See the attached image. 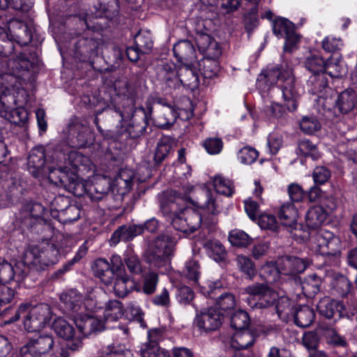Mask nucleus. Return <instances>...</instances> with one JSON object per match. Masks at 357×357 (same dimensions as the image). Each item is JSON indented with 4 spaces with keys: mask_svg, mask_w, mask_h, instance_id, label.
<instances>
[{
    "mask_svg": "<svg viewBox=\"0 0 357 357\" xmlns=\"http://www.w3.org/2000/svg\"><path fill=\"white\" fill-rule=\"evenodd\" d=\"M14 41L0 28V54L4 57L0 63V101L3 104V96L13 94L22 85V76L38 66L39 61L35 52L30 53L29 56L24 52L15 59H8L15 49Z\"/></svg>",
    "mask_w": 357,
    "mask_h": 357,
    "instance_id": "f257e3e1",
    "label": "nucleus"
},
{
    "mask_svg": "<svg viewBox=\"0 0 357 357\" xmlns=\"http://www.w3.org/2000/svg\"><path fill=\"white\" fill-rule=\"evenodd\" d=\"M278 80L282 82L280 89L286 106L289 112H294L297 109L298 91L295 86V78L293 75V69L288 65L273 66L268 67L260 73L257 77V86L263 91H267L277 83Z\"/></svg>",
    "mask_w": 357,
    "mask_h": 357,
    "instance_id": "f03ea898",
    "label": "nucleus"
},
{
    "mask_svg": "<svg viewBox=\"0 0 357 357\" xmlns=\"http://www.w3.org/2000/svg\"><path fill=\"white\" fill-rule=\"evenodd\" d=\"M129 105L121 107L112 105L109 107L107 111L111 114L115 113L119 117V121L130 120V122L126 127V133L132 139L140 137L148 131V115L151 118L153 107L151 104L147 105L148 113L143 107L135 108L131 100H128Z\"/></svg>",
    "mask_w": 357,
    "mask_h": 357,
    "instance_id": "7ed1b4c3",
    "label": "nucleus"
},
{
    "mask_svg": "<svg viewBox=\"0 0 357 357\" xmlns=\"http://www.w3.org/2000/svg\"><path fill=\"white\" fill-rule=\"evenodd\" d=\"M176 240L167 233H162L151 243L148 256L149 262L157 268H166L169 266L174 255Z\"/></svg>",
    "mask_w": 357,
    "mask_h": 357,
    "instance_id": "20e7f679",
    "label": "nucleus"
},
{
    "mask_svg": "<svg viewBox=\"0 0 357 357\" xmlns=\"http://www.w3.org/2000/svg\"><path fill=\"white\" fill-rule=\"evenodd\" d=\"M31 255L29 251L27 253H24L22 260L16 263L15 266L8 261L0 264V282L3 284L15 280V286H17L18 283L22 282L31 274Z\"/></svg>",
    "mask_w": 357,
    "mask_h": 357,
    "instance_id": "39448f33",
    "label": "nucleus"
},
{
    "mask_svg": "<svg viewBox=\"0 0 357 357\" xmlns=\"http://www.w3.org/2000/svg\"><path fill=\"white\" fill-rule=\"evenodd\" d=\"M31 252L30 273L40 271L45 266L53 265L58 262L60 256L59 249L54 244H47L42 250L37 246H29L24 253Z\"/></svg>",
    "mask_w": 357,
    "mask_h": 357,
    "instance_id": "423d86ee",
    "label": "nucleus"
},
{
    "mask_svg": "<svg viewBox=\"0 0 357 357\" xmlns=\"http://www.w3.org/2000/svg\"><path fill=\"white\" fill-rule=\"evenodd\" d=\"M52 317L51 307L45 303H40L33 307L29 305L25 320H23L24 328L29 333L43 328Z\"/></svg>",
    "mask_w": 357,
    "mask_h": 357,
    "instance_id": "0eeeda50",
    "label": "nucleus"
},
{
    "mask_svg": "<svg viewBox=\"0 0 357 357\" xmlns=\"http://www.w3.org/2000/svg\"><path fill=\"white\" fill-rule=\"evenodd\" d=\"M314 243L321 255L333 257L337 259L340 254L341 241L332 232L327 230L319 231L314 236Z\"/></svg>",
    "mask_w": 357,
    "mask_h": 357,
    "instance_id": "6e6552de",
    "label": "nucleus"
},
{
    "mask_svg": "<svg viewBox=\"0 0 357 357\" xmlns=\"http://www.w3.org/2000/svg\"><path fill=\"white\" fill-rule=\"evenodd\" d=\"M224 319L223 314L216 307L202 309L196 314L195 322L197 326L205 332L218 329Z\"/></svg>",
    "mask_w": 357,
    "mask_h": 357,
    "instance_id": "1a4fd4ad",
    "label": "nucleus"
},
{
    "mask_svg": "<svg viewBox=\"0 0 357 357\" xmlns=\"http://www.w3.org/2000/svg\"><path fill=\"white\" fill-rule=\"evenodd\" d=\"M156 77L158 84L166 93L178 88V69L172 63H164L157 68Z\"/></svg>",
    "mask_w": 357,
    "mask_h": 357,
    "instance_id": "9d476101",
    "label": "nucleus"
},
{
    "mask_svg": "<svg viewBox=\"0 0 357 357\" xmlns=\"http://www.w3.org/2000/svg\"><path fill=\"white\" fill-rule=\"evenodd\" d=\"M182 100L189 107L182 108L174 105L157 108L156 114L153 117L155 125L162 128H167L173 125L179 115L178 110L190 111L192 113L190 100L184 96L182 98Z\"/></svg>",
    "mask_w": 357,
    "mask_h": 357,
    "instance_id": "9b49d317",
    "label": "nucleus"
},
{
    "mask_svg": "<svg viewBox=\"0 0 357 357\" xmlns=\"http://www.w3.org/2000/svg\"><path fill=\"white\" fill-rule=\"evenodd\" d=\"M68 132L72 146L74 147H85L92 144L94 139L90 129L77 119H72L69 123Z\"/></svg>",
    "mask_w": 357,
    "mask_h": 357,
    "instance_id": "f8f14e48",
    "label": "nucleus"
},
{
    "mask_svg": "<svg viewBox=\"0 0 357 357\" xmlns=\"http://www.w3.org/2000/svg\"><path fill=\"white\" fill-rule=\"evenodd\" d=\"M184 218L189 220V222H184L179 214L172 218V227L177 231L184 234H190L197 230L202 222L200 214L191 208H183Z\"/></svg>",
    "mask_w": 357,
    "mask_h": 357,
    "instance_id": "ddd939ff",
    "label": "nucleus"
},
{
    "mask_svg": "<svg viewBox=\"0 0 357 357\" xmlns=\"http://www.w3.org/2000/svg\"><path fill=\"white\" fill-rule=\"evenodd\" d=\"M311 264L307 258H300L296 256H282L277 261V270L282 274L296 275L303 273Z\"/></svg>",
    "mask_w": 357,
    "mask_h": 357,
    "instance_id": "4468645a",
    "label": "nucleus"
},
{
    "mask_svg": "<svg viewBox=\"0 0 357 357\" xmlns=\"http://www.w3.org/2000/svg\"><path fill=\"white\" fill-rule=\"evenodd\" d=\"M317 308L319 313L328 319L337 321L345 316V306L342 301L333 299L329 296L320 298Z\"/></svg>",
    "mask_w": 357,
    "mask_h": 357,
    "instance_id": "2eb2a0df",
    "label": "nucleus"
},
{
    "mask_svg": "<svg viewBox=\"0 0 357 357\" xmlns=\"http://www.w3.org/2000/svg\"><path fill=\"white\" fill-rule=\"evenodd\" d=\"M7 24L10 37L19 45H27L31 41V31L25 22L12 18L8 21Z\"/></svg>",
    "mask_w": 357,
    "mask_h": 357,
    "instance_id": "dca6fc26",
    "label": "nucleus"
},
{
    "mask_svg": "<svg viewBox=\"0 0 357 357\" xmlns=\"http://www.w3.org/2000/svg\"><path fill=\"white\" fill-rule=\"evenodd\" d=\"M183 199L176 195V192L173 190H168L163 192L159 197L160 211L164 215L168 216L172 219L179 213V211L183 208Z\"/></svg>",
    "mask_w": 357,
    "mask_h": 357,
    "instance_id": "f3484780",
    "label": "nucleus"
},
{
    "mask_svg": "<svg viewBox=\"0 0 357 357\" xmlns=\"http://www.w3.org/2000/svg\"><path fill=\"white\" fill-rule=\"evenodd\" d=\"M101 40L93 38H81L75 45V55L79 59L85 61L98 55Z\"/></svg>",
    "mask_w": 357,
    "mask_h": 357,
    "instance_id": "a211bd4d",
    "label": "nucleus"
},
{
    "mask_svg": "<svg viewBox=\"0 0 357 357\" xmlns=\"http://www.w3.org/2000/svg\"><path fill=\"white\" fill-rule=\"evenodd\" d=\"M298 216V210L291 202L283 204L278 211V218L281 223L287 227L291 233L301 229V225L297 222Z\"/></svg>",
    "mask_w": 357,
    "mask_h": 357,
    "instance_id": "6ab92c4d",
    "label": "nucleus"
},
{
    "mask_svg": "<svg viewBox=\"0 0 357 357\" xmlns=\"http://www.w3.org/2000/svg\"><path fill=\"white\" fill-rule=\"evenodd\" d=\"M45 153L43 146L31 150L28 157V170L34 177H39L45 173Z\"/></svg>",
    "mask_w": 357,
    "mask_h": 357,
    "instance_id": "aec40b11",
    "label": "nucleus"
},
{
    "mask_svg": "<svg viewBox=\"0 0 357 357\" xmlns=\"http://www.w3.org/2000/svg\"><path fill=\"white\" fill-rule=\"evenodd\" d=\"M91 270L95 277L107 286L111 285L115 276L110 263L104 258L96 259L91 264Z\"/></svg>",
    "mask_w": 357,
    "mask_h": 357,
    "instance_id": "412c9836",
    "label": "nucleus"
},
{
    "mask_svg": "<svg viewBox=\"0 0 357 357\" xmlns=\"http://www.w3.org/2000/svg\"><path fill=\"white\" fill-rule=\"evenodd\" d=\"M76 326L84 337L104 330L103 321L92 315L80 317L75 321Z\"/></svg>",
    "mask_w": 357,
    "mask_h": 357,
    "instance_id": "4be33fe9",
    "label": "nucleus"
},
{
    "mask_svg": "<svg viewBox=\"0 0 357 357\" xmlns=\"http://www.w3.org/2000/svg\"><path fill=\"white\" fill-rule=\"evenodd\" d=\"M144 232L142 225H124L116 229L111 237V242L117 244L121 241L128 242Z\"/></svg>",
    "mask_w": 357,
    "mask_h": 357,
    "instance_id": "5701e85b",
    "label": "nucleus"
},
{
    "mask_svg": "<svg viewBox=\"0 0 357 357\" xmlns=\"http://www.w3.org/2000/svg\"><path fill=\"white\" fill-rule=\"evenodd\" d=\"M174 56L178 61L187 64L197 59V54L193 44L188 40L177 42L173 47Z\"/></svg>",
    "mask_w": 357,
    "mask_h": 357,
    "instance_id": "b1692460",
    "label": "nucleus"
},
{
    "mask_svg": "<svg viewBox=\"0 0 357 357\" xmlns=\"http://www.w3.org/2000/svg\"><path fill=\"white\" fill-rule=\"evenodd\" d=\"M77 174L71 171L68 167H59L50 169L49 171V181L59 187H63L66 190L76 179Z\"/></svg>",
    "mask_w": 357,
    "mask_h": 357,
    "instance_id": "393cba45",
    "label": "nucleus"
},
{
    "mask_svg": "<svg viewBox=\"0 0 357 357\" xmlns=\"http://www.w3.org/2000/svg\"><path fill=\"white\" fill-rule=\"evenodd\" d=\"M357 103V94L351 89H347L339 93L335 100V108L342 114L351 112Z\"/></svg>",
    "mask_w": 357,
    "mask_h": 357,
    "instance_id": "a878e982",
    "label": "nucleus"
},
{
    "mask_svg": "<svg viewBox=\"0 0 357 357\" xmlns=\"http://www.w3.org/2000/svg\"><path fill=\"white\" fill-rule=\"evenodd\" d=\"M178 87L183 85L191 91L197 89L199 86V77L195 68H192L189 63L184 64L178 68Z\"/></svg>",
    "mask_w": 357,
    "mask_h": 357,
    "instance_id": "bb28decb",
    "label": "nucleus"
},
{
    "mask_svg": "<svg viewBox=\"0 0 357 357\" xmlns=\"http://www.w3.org/2000/svg\"><path fill=\"white\" fill-rule=\"evenodd\" d=\"M45 208L39 203L26 204L23 210V222L27 226L32 227V223L43 221Z\"/></svg>",
    "mask_w": 357,
    "mask_h": 357,
    "instance_id": "cd10ccee",
    "label": "nucleus"
},
{
    "mask_svg": "<svg viewBox=\"0 0 357 357\" xmlns=\"http://www.w3.org/2000/svg\"><path fill=\"white\" fill-rule=\"evenodd\" d=\"M160 333V331L157 329L149 331V342L142 344L139 350L142 357H157L160 356L158 342Z\"/></svg>",
    "mask_w": 357,
    "mask_h": 357,
    "instance_id": "c85d7f7f",
    "label": "nucleus"
},
{
    "mask_svg": "<svg viewBox=\"0 0 357 357\" xmlns=\"http://www.w3.org/2000/svg\"><path fill=\"white\" fill-rule=\"evenodd\" d=\"M255 342V337L250 330L238 331L232 337L231 346L236 351H240L241 349H245L253 345Z\"/></svg>",
    "mask_w": 357,
    "mask_h": 357,
    "instance_id": "c756f323",
    "label": "nucleus"
},
{
    "mask_svg": "<svg viewBox=\"0 0 357 357\" xmlns=\"http://www.w3.org/2000/svg\"><path fill=\"white\" fill-rule=\"evenodd\" d=\"M327 213L321 206H315L310 208L305 215L307 226L312 229L321 227L326 220Z\"/></svg>",
    "mask_w": 357,
    "mask_h": 357,
    "instance_id": "7c9ffc66",
    "label": "nucleus"
},
{
    "mask_svg": "<svg viewBox=\"0 0 357 357\" xmlns=\"http://www.w3.org/2000/svg\"><path fill=\"white\" fill-rule=\"evenodd\" d=\"M238 270L244 275L245 279L252 280L257 273V270L252 259L243 255H238L235 259Z\"/></svg>",
    "mask_w": 357,
    "mask_h": 357,
    "instance_id": "2f4dec72",
    "label": "nucleus"
},
{
    "mask_svg": "<svg viewBox=\"0 0 357 357\" xmlns=\"http://www.w3.org/2000/svg\"><path fill=\"white\" fill-rule=\"evenodd\" d=\"M292 318H294V322L298 326L306 328L313 323L315 314L313 309L308 305H303L295 309Z\"/></svg>",
    "mask_w": 357,
    "mask_h": 357,
    "instance_id": "473e14b6",
    "label": "nucleus"
},
{
    "mask_svg": "<svg viewBox=\"0 0 357 357\" xmlns=\"http://www.w3.org/2000/svg\"><path fill=\"white\" fill-rule=\"evenodd\" d=\"M28 342L44 356L53 349L55 342L54 336L47 333L35 336L29 339Z\"/></svg>",
    "mask_w": 357,
    "mask_h": 357,
    "instance_id": "72a5a7b5",
    "label": "nucleus"
},
{
    "mask_svg": "<svg viewBox=\"0 0 357 357\" xmlns=\"http://www.w3.org/2000/svg\"><path fill=\"white\" fill-rule=\"evenodd\" d=\"M51 208L58 212H65L66 214L77 212V209L74 206H70L69 198L60 195L55 197L51 202ZM77 213L74 217H68V220H77L79 218V213Z\"/></svg>",
    "mask_w": 357,
    "mask_h": 357,
    "instance_id": "f704fd0d",
    "label": "nucleus"
},
{
    "mask_svg": "<svg viewBox=\"0 0 357 357\" xmlns=\"http://www.w3.org/2000/svg\"><path fill=\"white\" fill-rule=\"evenodd\" d=\"M114 87L116 96L119 98L122 97L123 100L126 102L122 105L121 109H123V107L129 105L128 100H132V103L134 105L133 89L129 84L128 79L126 77L116 79L114 83Z\"/></svg>",
    "mask_w": 357,
    "mask_h": 357,
    "instance_id": "c9c22d12",
    "label": "nucleus"
},
{
    "mask_svg": "<svg viewBox=\"0 0 357 357\" xmlns=\"http://www.w3.org/2000/svg\"><path fill=\"white\" fill-rule=\"evenodd\" d=\"M304 66L312 75L325 73L326 60L318 53H311L305 58Z\"/></svg>",
    "mask_w": 357,
    "mask_h": 357,
    "instance_id": "e433bc0d",
    "label": "nucleus"
},
{
    "mask_svg": "<svg viewBox=\"0 0 357 357\" xmlns=\"http://www.w3.org/2000/svg\"><path fill=\"white\" fill-rule=\"evenodd\" d=\"M82 296L76 290L71 289L60 296V300L63 303L66 310L68 312H77L80 308Z\"/></svg>",
    "mask_w": 357,
    "mask_h": 357,
    "instance_id": "4c0bfd02",
    "label": "nucleus"
},
{
    "mask_svg": "<svg viewBox=\"0 0 357 357\" xmlns=\"http://www.w3.org/2000/svg\"><path fill=\"white\" fill-rule=\"evenodd\" d=\"M113 289L116 296L119 298L126 297L132 287V282L130 280L129 276L124 274H116L113 280Z\"/></svg>",
    "mask_w": 357,
    "mask_h": 357,
    "instance_id": "58836bf2",
    "label": "nucleus"
},
{
    "mask_svg": "<svg viewBox=\"0 0 357 357\" xmlns=\"http://www.w3.org/2000/svg\"><path fill=\"white\" fill-rule=\"evenodd\" d=\"M52 328L59 337L66 340H70L75 335L73 326L62 317L55 319Z\"/></svg>",
    "mask_w": 357,
    "mask_h": 357,
    "instance_id": "ea45409f",
    "label": "nucleus"
},
{
    "mask_svg": "<svg viewBox=\"0 0 357 357\" xmlns=\"http://www.w3.org/2000/svg\"><path fill=\"white\" fill-rule=\"evenodd\" d=\"M277 298V294L271 289L257 299L248 298V303L252 309H266L275 304Z\"/></svg>",
    "mask_w": 357,
    "mask_h": 357,
    "instance_id": "a19ab883",
    "label": "nucleus"
},
{
    "mask_svg": "<svg viewBox=\"0 0 357 357\" xmlns=\"http://www.w3.org/2000/svg\"><path fill=\"white\" fill-rule=\"evenodd\" d=\"M131 351L125 345L112 343L100 351V357H132Z\"/></svg>",
    "mask_w": 357,
    "mask_h": 357,
    "instance_id": "79ce46f5",
    "label": "nucleus"
},
{
    "mask_svg": "<svg viewBox=\"0 0 357 357\" xmlns=\"http://www.w3.org/2000/svg\"><path fill=\"white\" fill-rule=\"evenodd\" d=\"M275 306L277 314L280 319L287 322L292 318L295 309L291 301L287 297H281L278 298Z\"/></svg>",
    "mask_w": 357,
    "mask_h": 357,
    "instance_id": "37998d69",
    "label": "nucleus"
},
{
    "mask_svg": "<svg viewBox=\"0 0 357 357\" xmlns=\"http://www.w3.org/2000/svg\"><path fill=\"white\" fill-rule=\"evenodd\" d=\"M307 86L312 94H319L328 86V78L325 73L312 74L307 82Z\"/></svg>",
    "mask_w": 357,
    "mask_h": 357,
    "instance_id": "c03bdc74",
    "label": "nucleus"
},
{
    "mask_svg": "<svg viewBox=\"0 0 357 357\" xmlns=\"http://www.w3.org/2000/svg\"><path fill=\"white\" fill-rule=\"evenodd\" d=\"M90 190V197L93 201H100L108 194L111 188L110 181L106 178L97 179Z\"/></svg>",
    "mask_w": 357,
    "mask_h": 357,
    "instance_id": "a18cd8bd",
    "label": "nucleus"
},
{
    "mask_svg": "<svg viewBox=\"0 0 357 357\" xmlns=\"http://www.w3.org/2000/svg\"><path fill=\"white\" fill-rule=\"evenodd\" d=\"M172 149L171 139L169 137H162L157 144L153 156L154 165L159 166L169 154Z\"/></svg>",
    "mask_w": 357,
    "mask_h": 357,
    "instance_id": "49530a36",
    "label": "nucleus"
},
{
    "mask_svg": "<svg viewBox=\"0 0 357 357\" xmlns=\"http://www.w3.org/2000/svg\"><path fill=\"white\" fill-rule=\"evenodd\" d=\"M209 256L215 261H224L227 255L225 246L218 241H211L206 243Z\"/></svg>",
    "mask_w": 357,
    "mask_h": 357,
    "instance_id": "de8ad7c7",
    "label": "nucleus"
},
{
    "mask_svg": "<svg viewBox=\"0 0 357 357\" xmlns=\"http://www.w3.org/2000/svg\"><path fill=\"white\" fill-rule=\"evenodd\" d=\"M134 43L142 54H149L153 47L151 33L146 31H139L135 36Z\"/></svg>",
    "mask_w": 357,
    "mask_h": 357,
    "instance_id": "09e8293b",
    "label": "nucleus"
},
{
    "mask_svg": "<svg viewBox=\"0 0 357 357\" xmlns=\"http://www.w3.org/2000/svg\"><path fill=\"white\" fill-rule=\"evenodd\" d=\"M298 154L305 157H310L313 160H317L321 157L316 145L307 139H300L298 142Z\"/></svg>",
    "mask_w": 357,
    "mask_h": 357,
    "instance_id": "8fccbe9b",
    "label": "nucleus"
},
{
    "mask_svg": "<svg viewBox=\"0 0 357 357\" xmlns=\"http://www.w3.org/2000/svg\"><path fill=\"white\" fill-rule=\"evenodd\" d=\"M123 314V305L120 301L117 300H113L107 303L104 311V317L106 321H116L121 318Z\"/></svg>",
    "mask_w": 357,
    "mask_h": 357,
    "instance_id": "3c124183",
    "label": "nucleus"
},
{
    "mask_svg": "<svg viewBox=\"0 0 357 357\" xmlns=\"http://www.w3.org/2000/svg\"><path fill=\"white\" fill-rule=\"evenodd\" d=\"M124 263L129 271L133 275H139L142 273V262L139 257L133 250H128L124 255Z\"/></svg>",
    "mask_w": 357,
    "mask_h": 357,
    "instance_id": "603ef678",
    "label": "nucleus"
},
{
    "mask_svg": "<svg viewBox=\"0 0 357 357\" xmlns=\"http://www.w3.org/2000/svg\"><path fill=\"white\" fill-rule=\"evenodd\" d=\"M321 280L316 274H312L304 281L302 284V289L304 294L308 297H312L318 294L320 291Z\"/></svg>",
    "mask_w": 357,
    "mask_h": 357,
    "instance_id": "864d4df0",
    "label": "nucleus"
},
{
    "mask_svg": "<svg viewBox=\"0 0 357 357\" xmlns=\"http://www.w3.org/2000/svg\"><path fill=\"white\" fill-rule=\"evenodd\" d=\"M250 319L247 312L239 310L235 312L231 317V326L236 331L247 330Z\"/></svg>",
    "mask_w": 357,
    "mask_h": 357,
    "instance_id": "5fc2aeb1",
    "label": "nucleus"
},
{
    "mask_svg": "<svg viewBox=\"0 0 357 357\" xmlns=\"http://www.w3.org/2000/svg\"><path fill=\"white\" fill-rule=\"evenodd\" d=\"M213 185L217 192L227 197H231L234 192L233 182L222 176H215Z\"/></svg>",
    "mask_w": 357,
    "mask_h": 357,
    "instance_id": "6e6d98bb",
    "label": "nucleus"
},
{
    "mask_svg": "<svg viewBox=\"0 0 357 357\" xmlns=\"http://www.w3.org/2000/svg\"><path fill=\"white\" fill-rule=\"evenodd\" d=\"M244 27L250 34L259 26L258 6H252L245 14L243 17Z\"/></svg>",
    "mask_w": 357,
    "mask_h": 357,
    "instance_id": "4d7b16f0",
    "label": "nucleus"
},
{
    "mask_svg": "<svg viewBox=\"0 0 357 357\" xmlns=\"http://www.w3.org/2000/svg\"><path fill=\"white\" fill-rule=\"evenodd\" d=\"M228 238L232 245L238 248L247 247L252 241V238L245 232L238 229L231 231Z\"/></svg>",
    "mask_w": 357,
    "mask_h": 357,
    "instance_id": "13d9d810",
    "label": "nucleus"
},
{
    "mask_svg": "<svg viewBox=\"0 0 357 357\" xmlns=\"http://www.w3.org/2000/svg\"><path fill=\"white\" fill-rule=\"evenodd\" d=\"M199 65L202 66L201 72L205 79L215 77L220 70L218 62L213 59H204L202 63Z\"/></svg>",
    "mask_w": 357,
    "mask_h": 357,
    "instance_id": "bf43d9fd",
    "label": "nucleus"
},
{
    "mask_svg": "<svg viewBox=\"0 0 357 357\" xmlns=\"http://www.w3.org/2000/svg\"><path fill=\"white\" fill-rule=\"evenodd\" d=\"M184 276L195 284L198 283L200 275V265L198 261L190 259L185 263L183 271Z\"/></svg>",
    "mask_w": 357,
    "mask_h": 357,
    "instance_id": "052dcab7",
    "label": "nucleus"
},
{
    "mask_svg": "<svg viewBox=\"0 0 357 357\" xmlns=\"http://www.w3.org/2000/svg\"><path fill=\"white\" fill-rule=\"evenodd\" d=\"M300 128L305 134L312 135L321 128V123L314 116H305L300 121Z\"/></svg>",
    "mask_w": 357,
    "mask_h": 357,
    "instance_id": "680f3d73",
    "label": "nucleus"
},
{
    "mask_svg": "<svg viewBox=\"0 0 357 357\" xmlns=\"http://www.w3.org/2000/svg\"><path fill=\"white\" fill-rule=\"evenodd\" d=\"M294 28V24L290 21L280 18L274 22L273 31L278 38H284Z\"/></svg>",
    "mask_w": 357,
    "mask_h": 357,
    "instance_id": "e2e57ef3",
    "label": "nucleus"
},
{
    "mask_svg": "<svg viewBox=\"0 0 357 357\" xmlns=\"http://www.w3.org/2000/svg\"><path fill=\"white\" fill-rule=\"evenodd\" d=\"M270 290L271 288L267 284L257 282L247 286L244 289V292L249 296L248 298L257 299Z\"/></svg>",
    "mask_w": 357,
    "mask_h": 357,
    "instance_id": "0e129e2a",
    "label": "nucleus"
},
{
    "mask_svg": "<svg viewBox=\"0 0 357 357\" xmlns=\"http://www.w3.org/2000/svg\"><path fill=\"white\" fill-rule=\"evenodd\" d=\"M216 305L218 306L219 310L225 312L233 310L236 305L235 296L229 292L221 294L218 297Z\"/></svg>",
    "mask_w": 357,
    "mask_h": 357,
    "instance_id": "69168bd1",
    "label": "nucleus"
},
{
    "mask_svg": "<svg viewBox=\"0 0 357 357\" xmlns=\"http://www.w3.org/2000/svg\"><path fill=\"white\" fill-rule=\"evenodd\" d=\"M159 281L158 275L155 272H149L144 277L143 292L146 295L153 294Z\"/></svg>",
    "mask_w": 357,
    "mask_h": 357,
    "instance_id": "338daca9",
    "label": "nucleus"
},
{
    "mask_svg": "<svg viewBox=\"0 0 357 357\" xmlns=\"http://www.w3.org/2000/svg\"><path fill=\"white\" fill-rule=\"evenodd\" d=\"M333 285L337 294L342 297L345 296L350 291L351 287L350 281L342 275L335 277Z\"/></svg>",
    "mask_w": 357,
    "mask_h": 357,
    "instance_id": "774afa93",
    "label": "nucleus"
}]
</instances>
